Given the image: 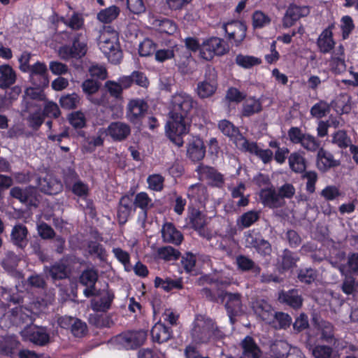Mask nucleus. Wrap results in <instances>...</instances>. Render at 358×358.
I'll list each match as a JSON object with an SVG mask.
<instances>
[{
    "label": "nucleus",
    "mask_w": 358,
    "mask_h": 358,
    "mask_svg": "<svg viewBox=\"0 0 358 358\" xmlns=\"http://www.w3.org/2000/svg\"><path fill=\"white\" fill-rule=\"evenodd\" d=\"M306 347L314 358H331L333 354L332 348L327 345H317L313 347L310 344H308Z\"/></svg>",
    "instance_id": "nucleus-41"
},
{
    "label": "nucleus",
    "mask_w": 358,
    "mask_h": 358,
    "mask_svg": "<svg viewBox=\"0 0 358 358\" xmlns=\"http://www.w3.org/2000/svg\"><path fill=\"white\" fill-rule=\"evenodd\" d=\"M83 91L87 95L88 99L96 105H99L101 101L98 99L92 98V95L96 93L99 87L100 83L93 79H87L82 83Z\"/></svg>",
    "instance_id": "nucleus-37"
},
{
    "label": "nucleus",
    "mask_w": 358,
    "mask_h": 358,
    "mask_svg": "<svg viewBox=\"0 0 358 358\" xmlns=\"http://www.w3.org/2000/svg\"><path fill=\"white\" fill-rule=\"evenodd\" d=\"M260 213L256 210H250L243 213L238 220L237 224L242 228H248L259 219Z\"/></svg>",
    "instance_id": "nucleus-42"
},
{
    "label": "nucleus",
    "mask_w": 358,
    "mask_h": 358,
    "mask_svg": "<svg viewBox=\"0 0 358 358\" xmlns=\"http://www.w3.org/2000/svg\"><path fill=\"white\" fill-rule=\"evenodd\" d=\"M317 278L316 271L312 268H306L300 270L298 278L302 282H305L306 284H310Z\"/></svg>",
    "instance_id": "nucleus-60"
},
{
    "label": "nucleus",
    "mask_w": 358,
    "mask_h": 358,
    "mask_svg": "<svg viewBox=\"0 0 358 358\" xmlns=\"http://www.w3.org/2000/svg\"><path fill=\"white\" fill-rule=\"evenodd\" d=\"M180 255V252L171 246L159 248L157 250L156 257L166 262L176 260Z\"/></svg>",
    "instance_id": "nucleus-38"
},
{
    "label": "nucleus",
    "mask_w": 358,
    "mask_h": 358,
    "mask_svg": "<svg viewBox=\"0 0 358 358\" xmlns=\"http://www.w3.org/2000/svg\"><path fill=\"white\" fill-rule=\"evenodd\" d=\"M192 227L196 230L199 234L209 240L211 238L210 231L206 228V217L199 210L193 208L189 216Z\"/></svg>",
    "instance_id": "nucleus-12"
},
{
    "label": "nucleus",
    "mask_w": 358,
    "mask_h": 358,
    "mask_svg": "<svg viewBox=\"0 0 358 358\" xmlns=\"http://www.w3.org/2000/svg\"><path fill=\"white\" fill-rule=\"evenodd\" d=\"M155 287H161L163 289L167 292L174 288H182V281L180 279L172 280L171 278H166V280H163L159 277H156L155 280Z\"/></svg>",
    "instance_id": "nucleus-45"
},
{
    "label": "nucleus",
    "mask_w": 358,
    "mask_h": 358,
    "mask_svg": "<svg viewBox=\"0 0 358 358\" xmlns=\"http://www.w3.org/2000/svg\"><path fill=\"white\" fill-rule=\"evenodd\" d=\"M67 36L72 44L71 45H66L59 48L58 54L60 58L69 60L71 59H79L84 57L87 50L86 31H80L78 33H69Z\"/></svg>",
    "instance_id": "nucleus-3"
},
{
    "label": "nucleus",
    "mask_w": 358,
    "mask_h": 358,
    "mask_svg": "<svg viewBox=\"0 0 358 358\" xmlns=\"http://www.w3.org/2000/svg\"><path fill=\"white\" fill-rule=\"evenodd\" d=\"M262 110V104L257 99L250 98L247 99L243 108V115L251 116L255 113H257Z\"/></svg>",
    "instance_id": "nucleus-46"
},
{
    "label": "nucleus",
    "mask_w": 358,
    "mask_h": 358,
    "mask_svg": "<svg viewBox=\"0 0 358 358\" xmlns=\"http://www.w3.org/2000/svg\"><path fill=\"white\" fill-rule=\"evenodd\" d=\"M317 329L322 340L329 342L334 338V328L330 322L322 320L317 323Z\"/></svg>",
    "instance_id": "nucleus-51"
},
{
    "label": "nucleus",
    "mask_w": 358,
    "mask_h": 358,
    "mask_svg": "<svg viewBox=\"0 0 358 358\" xmlns=\"http://www.w3.org/2000/svg\"><path fill=\"white\" fill-rule=\"evenodd\" d=\"M332 142L341 148H345L350 145L351 140L344 131L340 130L334 134Z\"/></svg>",
    "instance_id": "nucleus-55"
},
{
    "label": "nucleus",
    "mask_w": 358,
    "mask_h": 358,
    "mask_svg": "<svg viewBox=\"0 0 358 358\" xmlns=\"http://www.w3.org/2000/svg\"><path fill=\"white\" fill-rule=\"evenodd\" d=\"M227 51L223 40L217 37H212L203 42L200 53L206 60H210L215 55H222Z\"/></svg>",
    "instance_id": "nucleus-8"
},
{
    "label": "nucleus",
    "mask_w": 358,
    "mask_h": 358,
    "mask_svg": "<svg viewBox=\"0 0 358 358\" xmlns=\"http://www.w3.org/2000/svg\"><path fill=\"white\" fill-rule=\"evenodd\" d=\"M119 13V8L115 6H112L101 10L97 15V18L101 22L110 23L117 18Z\"/></svg>",
    "instance_id": "nucleus-44"
},
{
    "label": "nucleus",
    "mask_w": 358,
    "mask_h": 358,
    "mask_svg": "<svg viewBox=\"0 0 358 358\" xmlns=\"http://www.w3.org/2000/svg\"><path fill=\"white\" fill-rule=\"evenodd\" d=\"M252 308L255 314L266 323L274 321V311L266 301L264 300L257 301L253 303Z\"/></svg>",
    "instance_id": "nucleus-23"
},
{
    "label": "nucleus",
    "mask_w": 358,
    "mask_h": 358,
    "mask_svg": "<svg viewBox=\"0 0 358 358\" xmlns=\"http://www.w3.org/2000/svg\"><path fill=\"white\" fill-rule=\"evenodd\" d=\"M336 106L342 113H348L351 110L350 97L347 95L340 96L336 100Z\"/></svg>",
    "instance_id": "nucleus-62"
},
{
    "label": "nucleus",
    "mask_w": 358,
    "mask_h": 358,
    "mask_svg": "<svg viewBox=\"0 0 358 358\" xmlns=\"http://www.w3.org/2000/svg\"><path fill=\"white\" fill-rule=\"evenodd\" d=\"M191 338L195 343H207L211 339H220L224 336L216 322L209 317L198 315L190 331Z\"/></svg>",
    "instance_id": "nucleus-2"
},
{
    "label": "nucleus",
    "mask_w": 358,
    "mask_h": 358,
    "mask_svg": "<svg viewBox=\"0 0 358 358\" xmlns=\"http://www.w3.org/2000/svg\"><path fill=\"white\" fill-rule=\"evenodd\" d=\"M196 105V101L186 92H177L171 97L169 113L170 120L166 124V132L169 139L178 147L184 143L182 136L189 132V115Z\"/></svg>",
    "instance_id": "nucleus-1"
},
{
    "label": "nucleus",
    "mask_w": 358,
    "mask_h": 358,
    "mask_svg": "<svg viewBox=\"0 0 358 358\" xmlns=\"http://www.w3.org/2000/svg\"><path fill=\"white\" fill-rule=\"evenodd\" d=\"M27 339L38 345H44L49 341V335L44 328L34 327L24 332Z\"/></svg>",
    "instance_id": "nucleus-31"
},
{
    "label": "nucleus",
    "mask_w": 358,
    "mask_h": 358,
    "mask_svg": "<svg viewBox=\"0 0 358 358\" xmlns=\"http://www.w3.org/2000/svg\"><path fill=\"white\" fill-rule=\"evenodd\" d=\"M136 207L141 208L143 212L144 217H146L147 210L152 206V200L145 192H140L136 194L135 200L133 202Z\"/></svg>",
    "instance_id": "nucleus-48"
},
{
    "label": "nucleus",
    "mask_w": 358,
    "mask_h": 358,
    "mask_svg": "<svg viewBox=\"0 0 358 358\" xmlns=\"http://www.w3.org/2000/svg\"><path fill=\"white\" fill-rule=\"evenodd\" d=\"M10 194L27 205L35 206L37 201V190L31 186L24 189L19 187H13L10 191Z\"/></svg>",
    "instance_id": "nucleus-14"
},
{
    "label": "nucleus",
    "mask_w": 358,
    "mask_h": 358,
    "mask_svg": "<svg viewBox=\"0 0 358 358\" xmlns=\"http://www.w3.org/2000/svg\"><path fill=\"white\" fill-rule=\"evenodd\" d=\"M217 87V73L215 69L208 66L206 69L204 80L197 84L196 93L201 99H206L213 96Z\"/></svg>",
    "instance_id": "nucleus-5"
},
{
    "label": "nucleus",
    "mask_w": 358,
    "mask_h": 358,
    "mask_svg": "<svg viewBox=\"0 0 358 358\" xmlns=\"http://www.w3.org/2000/svg\"><path fill=\"white\" fill-rule=\"evenodd\" d=\"M43 271L47 276H50L53 280H63L69 277L70 270L66 264L59 261L53 264L44 267Z\"/></svg>",
    "instance_id": "nucleus-18"
},
{
    "label": "nucleus",
    "mask_w": 358,
    "mask_h": 358,
    "mask_svg": "<svg viewBox=\"0 0 358 358\" xmlns=\"http://www.w3.org/2000/svg\"><path fill=\"white\" fill-rule=\"evenodd\" d=\"M159 30L167 34H173L177 30L176 24L171 20L164 19L159 21Z\"/></svg>",
    "instance_id": "nucleus-61"
},
{
    "label": "nucleus",
    "mask_w": 358,
    "mask_h": 358,
    "mask_svg": "<svg viewBox=\"0 0 358 358\" xmlns=\"http://www.w3.org/2000/svg\"><path fill=\"white\" fill-rule=\"evenodd\" d=\"M99 45L100 50L110 62L117 64L120 62L122 53L115 31L110 34L106 32L101 33L99 38Z\"/></svg>",
    "instance_id": "nucleus-4"
},
{
    "label": "nucleus",
    "mask_w": 358,
    "mask_h": 358,
    "mask_svg": "<svg viewBox=\"0 0 358 358\" xmlns=\"http://www.w3.org/2000/svg\"><path fill=\"white\" fill-rule=\"evenodd\" d=\"M147 334L144 331H128L117 336L118 342L127 349L138 347L145 342Z\"/></svg>",
    "instance_id": "nucleus-11"
},
{
    "label": "nucleus",
    "mask_w": 358,
    "mask_h": 358,
    "mask_svg": "<svg viewBox=\"0 0 358 358\" xmlns=\"http://www.w3.org/2000/svg\"><path fill=\"white\" fill-rule=\"evenodd\" d=\"M98 279V273L94 269H87L84 271L80 277V282L87 287L84 289L83 293L86 297L92 296L95 294V283Z\"/></svg>",
    "instance_id": "nucleus-19"
},
{
    "label": "nucleus",
    "mask_w": 358,
    "mask_h": 358,
    "mask_svg": "<svg viewBox=\"0 0 358 358\" xmlns=\"http://www.w3.org/2000/svg\"><path fill=\"white\" fill-rule=\"evenodd\" d=\"M262 203L269 208H279L283 207L286 202L280 196L278 189L273 187L264 188L259 192Z\"/></svg>",
    "instance_id": "nucleus-10"
},
{
    "label": "nucleus",
    "mask_w": 358,
    "mask_h": 358,
    "mask_svg": "<svg viewBox=\"0 0 358 358\" xmlns=\"http://www.w3.org/2000/svg\"><path fill=\"white\" fill-rule=\"evenodd\" d=\"M10 319L16 325H29L32 323L31 311L22 306H15L10 310Z\"/></svg>",
    "instance_id": "nucleus-24"
},
{
    "label": "nucleus",
    "mask_w": 358,
    "mask_h": 358,
    "mask_svg": "<svg viewBox=\"0 0 358 358\" xmlns=\"http://www.w3.org/2000/svg\"><path fill=\"white\" fill-rule=\"evenodd\" d=\"M340 165V161L335 159L333 155L323 148H320L317 155V166L319 170L325 172L331 168Z\"/></svg>",
    "instance_id": "nucleus-20"
},
{
    "label": "nucleus",
    "mask_w": 358,
    "mask_h": 358,
    "mask_svg": "<svg viewBox=\"0 0 358 358\" xmlns=\"http://www.w3.org/2000/svg\"><path fill=\"white\" fill-rule=\"evenodd\" d=\"M236 62L238 65L244 68H250L253 66L259 64L261 60L259 58L252 56L238 55L236 58Z\"/></svg>",
    "instance_id": "nucleus-54"
},
{
    "label": "nucleus",
    "mask_w": 358,
    "mask_h": 358,
    "mask_svg": "<svg viewBox=\"0 0 358 358\" xmlns=\"http://www.w3.org/2000/svg\"><path fill=\"white\" fill-rule=\"evenodd\" d=\"M162 235L164 242L177 245H180L183 240L182 234L170 222L163 225Z\"/></svg>",
    "instance_id": "nucleus-26"
},
{
    "label": "nucleus",
    "mask_w": 358,
    "mask_h": 358,
    "mask_svg": "<svg viewBox=\"0 0 358 358\" xmlns=\"http://www.w3.org/2000/svg\"><path fill=\"white\" fill-rule=\"evenodd\" d=\"M302 178L306 180V190L310 194L315 191V183L317 180V174L315 171H304L301 176Z\"/></svg>",
    "instance_id": "nucleus-52"
},
{
    "label": "nucleus",
    "mask_w": 358,
    "mask_h": 358,
    "mask_svg": "<svg viewBox=\"0 0 358 358\" xmlns=\"http://www.w3.org/2000/svg\"><path fill=\"white\" fill-rule=\"evenodd\" d=\"M274 320L278 322V327L280 329H287L292 323V317L282 312L275 313Z\"/></svg>",
    "instance_id": "nucleus-63"
},
{
    "label": "nucleus",
    "mask_w": 358,
    "mask_h": 358,
    "mask_svg": "<svg viewBox=\"0 0 358 358\" xmlns=\"http://www.w3.org/2000/svg\"><path fill=\"white\" fill-rule=\"evenodd\" d=\"M331 71L337 74L343 73L346 70V64L343 57L333 56L330 60Z\"/></svg>",
    "instance_id": "nucleus-58"
},
{
    "label": "nucleus",
    "mask_w": 358,
    "mask_h": 358,
    "mask_svg": "<svg viewBox=\"0 0 358 358\" xmlns=\"http://www.w3.org/2000/svg\"><path fill=\"white\" fill-rule=\"evenodd\" d=\"M280 303H285L293 308H299L301 306L303 299L298 290L292 289L287 292H281L278 295Z\"/></svg>",
    "instance_id": "nucleus-29"
},
{
    "label": "nucleus",
    "mask_w": 358,
    "mask_h": 358,
    "mask_svg": "<svg viewBox=\"0 0 358 358\" xmlns=\"http://www.w3.org/2000/svg\"><path fill=\"white\" fill-rule=\"evenodd\" d=\"M220 303H225V308L229 313L231 323L234 322V317L242 312L241 295L239 293L220 292Z\"/></svg>",
    "instance_id": "nucleus-6"
},
{
    "label": "nucleus",
    "mask_w": 358,
    "mask_h": 358,
    "mask_svg": "<svg viewBox=\"0 0 358 358\" xmlns=\"http://www.w3.org/2000/svg\"><path fill=\"white\" fill-rule=\"evenodd\" d=\"M329 111V105L324 101H320L315 104L310 109L311 115L317 118H321Z\"/></svg>",
    "instance_id": "nucleus-56"
},
{
    "label": "nucleus",
    "mask_w": 358,
    "mask_h": 358,
    "mask_svg": "<svg viewBox=\"0 0 358 358\" xmlns=\"http://www.w3.org/2000/svg\"><path fill=\"white\" fill-rule=\"evenodd\" d=\"M235 144L238 148L254 155H256L259 148L256 143L248 141L242 135L238 136V138L235 140Z\"/></svg>",
    "instance_id": "nucleus-47"
},
{
    "label": "nucleus",
    "mask_w": 358,
    "mask_h": 358,
    "mask_svg": "<svg viewBox=\"0 0 358 358\" xmlns=\"http://www.w3.org/2000/svg\"><path fill=\"white\" fill-rule=\"evenodd\" d=\"M42 87H29L25 91V96L32 100L45 101V95L41 90Z\"/></svg>",
    "instance_id": "nucleus-59"
},
{
    "label": "nucleus",
    "mask_w": 358,
    "mask_h": 358,
    "mask_svg": "<svg viewBox=\"0 0 358 358\" xmlns=\"http://www.w3.org/2000/svg\"><path fill=\"white\" fill-rule=\"evenodd\" d=\"M31 83L36 87H46L49 80L47 75V67L44 63L36 62L31 66L28 71Z\"/></svg>",
    "instance_id": "nucleus-13"
},
{
    "label": "nucleus",
    "mask_w": 358,
    "mask_h": 358,
    "mask_svg": "<svg viewBox=\"0 0 358 358\" xmlns=\"http://www.w3.org/2000/svg\"><path fill=\"white\" fill-rule=\"evenodd\" d=\"M38 185L42 192L48 194H56L62 187L61 184L52 178L50 176L39 178L38 180Z\"/></svg>",
    "instance_id": "nucleus-34"
},
{
    "label": "nucleus",
    "mask_w": 358,
    "mask_h": 358,
    "mask_svg": "<svg viewBox=\"0 0 358 358\" xmlns=\"http://www.w3.org/2000/svg\"><path fill=\"white\" fill-rule=\"evenodd\" d=\"M28 229L22 224L15 225L10 233L12 243L16 246L24 248L28 243Z\"/></svg>",
    "instance_id": "nucleus-25"
},
{
    "label": "nucleus",
    "mask_w": 358,
    "mask_h": 358,
    "mask_svg": "<svg viewBox=\"0 0 358 358\" xmlns=\"http://www.w3.org/2000/svg\"><path fill=\"white\" fill-rule=\"evenodd\" d=\"M80 100V96L77 94L72 93L61 96L59 103L63 108L70 110L76 108Z\"/></svg>",
    "instance_id": "nucleus-49"
},
{
    "label": "nucleus",
    "mask_w": 358,
    "mask_h": 358,
    "mask_svg": "<svg viewBox=\"0 0 358 358\" xmlns=\"http://www.w3.org/2000/svg\"><path fill=\"white\" fill-rule=\"evenodd\" d=\"M270 18L262 11H255L252 15L254 28H262L270 23Z\"/></svg>",
    "instance_id": "nucleus-57"
},
{
    "label": "nucleus",
    "mask_w": 358,
    "mask_h": 358,
    "mask_svg": "<svg viewBox=\"0 0 358 358\" xmlns=\"http://www.w3.org/2000/svg\"><path fill=\"white\" fill-rule=\"evenodd\" d=\"M308 14V7L292 5L287 8L283 17V26L285 27H290L299 19L302 17H305Z\"/></svg>",
    "instance_id": "nucleus-17"
},
{
    "label": "nucleus",
    "mask_w": 358,
    "mask_h": 358,
    "mask_svg": "<svg viewBox=\"0 0 358 358\" xmlns=\"http://www.w3.org/2000/svg\"><path fill=\"white\" fill-rule=\"evenodd\" d=\"M133 204L132 195H125L121 198L117 210V217L120 224H124L127 222Z\"/></svg>",
    "instance_id": "nucleus-32"
},
{
    "label": "nucleus",
    "mask_w": 358,
    "mask_h": 358,
    "mask_svg": "<svg viewBox=\"0 0 358 358\" xmlns=\"http://www.w3.org/2000/svg\"><path fill=\"white\" fill-rule=\"evenodd\" d=\"M242 355L239 358H259L262 352L250 336H246L241 342Z\"/></svg>",
    "instance_id": "nucleus-27"
},
{
    "label": "nucleus",
    "mask_w": 358,
    "mask_h": 358,
    "mask_svg": "<svg viewBox=\"0 0 358 358\" xmlns=\"http://www.w3.org/2000/svg\"><path fill=\"white\" fill-rule=\"evenodd\" d=\"M206 155V148L203 141L199 138H194L187 148V156L192 162L201 161Z\"/></svg>",
    "instance_id": "nucleus-21"
},
{
    "label": "nucleus",
    "mask_w": 358,
    "mask_h": 358,
    "mask_svg": "<svg viewBox=\"0 0 358 358\" xmlns=\"http://www.w3.org/2000/svg\"><path fill=\"white\" fill-rule=\"evenodd\" d=\"M333 25L329 26L319 36L317 44L320 51L322 53L329 52L334 47L335 42L332 38L331 27Z\"/></svg>",
    "instance_id": "nucleus-28"
},
{
    "label": "nucleus",
    "mask_w": 358,
    "mask_h": 358,
    "mask_svg": "<svg viewBox=\"0 0 358 358\" xmlns=\"http://www.w3.org/2000/svg\"><path fill=\"white\" fill-rule=\"evenodd\" d=\"M108 135L115 141H123L131 134L129 125L122 122H112L108 127Z\"/></svg>",
    "instance_id": "nucleus-22"
},
{
    "label": "nucleus",
    "mask_w": 358,
    "mask_h": 358,
    "mask_svg": "<svg viewBox=\"0 0 358 358\" xmlns=\"http://www.w3.org/2000/svg\"><path fill=\"white\" fill-rule=\"evenodd\" d=\"M17 79L15 71L8 64L0 66V88L6 89L13 85Z\"/></svg>",
    "instance_id": "nucleus-30"
},
{
    "label": "nucleus",
    "mask_w": 358,
    "mask_h": 358,
    "mask_svg": "<svg viewBox=\"0 0 358 358\" xmlns=\"http://www.w3.org/2000/svg\"><path fill=\"white\" fill-rule=\"evenodd\" d=\"M138 51L141 56H150L155 52L156 45L152 40L145 38L140 43Z\"/></svg>",
    "instance_id": "nucleus-53"
},
{
    "label": "nucleus",
    "mask_w": 358,
    "mask_h": 358,
    "mask_svg": "<svg viewBox=\"0 0 358 358\" xmlns=\"http://www.w3.org/2000/svg\"><path fill=\"white\" fill-rule=\"evenodd\" d=\"M223 28L229 39H233L236 45L240 44L245 37L246 26L241 22L233 21L224 24Z\"/></svg>",
    "instance_id": "nucleus-15"
},
{
    "label": "nucleus",
    "mask_w": 358,
    "mask_h": 358,
    "mask_svg": "<svg viewBox=\"0 0 358 358\" xmlns=\"http://www.w3.org/2000/svg\"><path fill=\"white\" fill-rule=\"evenodd\" d=\"M94 296L91 300V308L96 312H106L110 309L114 299V294L108 289H95Z\"/></svg>",
    "instance_id": "nucleus-9"
},
{
    "label": "nucleus",
    "mask_w": 358,
    "mask_h": 358,
    "mask_svg": "<svg viewBox=\"0 0 358 358\" xmlns=\"http://www.w3.org/2000/svg\"><path fill=\"white\" fill-rule=\"evenodd\" d=\"M287 345L283 342L275 344L272 349L274 355H271L270 358H286L287 355Z\"/></svg>",
    "instance_id": "nucleus-64"
},
{
    "label": "nucleus",
    "mask_w": 358,
    "mask_h": 358,
    "mask_svg": "<svg viewBox=\"0 0 358 358\" xmlns=\"http://www.w3.org/2000/svg\"><path fill=\"white\" fill-rule=\"evenodd\" d=\"M197 171L200 177L203 180H208L211 185L221 187L224 185V180L222 174L214 168L200 165L198 166Z\"/></svg>",
    "instance_id": "nucleus-16"
},
{
    "label": "nucleus",
    "mask_w": 358,
    "mask_h": 358,
    "mask_svg": "<svg viewBox=\"0 0 358 358\" xmlns=\"http://www.w3.org/2000/svg\"><path fill=\"white\" fill-rule=\"evenodd\" d=\"M236 262L238 269L242 271H251L255 275H259L261 268L248 257L245 255H238L236 257Z\"/></svg>",
    "instance_id": "nucleus-36"
},
{
    "label": "nucleus",
    "mask_w": 358,
    "mask_h": 358,
    "mask_svg": "<svg viewBox=\"0 0 358 358\" xmlns=\"http://www.w3.org/2000/svg\"><path fill=\"white\" fill-rule=\"evenodd\" d=\"M148 110V105L143 99H131L127 105L126 117L130 122L138 124L144 117Z\"/></svg>",
    "instance_id": "nucleus-7"
},
{
    "label": "nucleus",
    "mask_w": 358,
    "mask_h": 358,
    "mask_svg": "<svg viewBox=\"0 0 358 358\" xmlns=\"http://www.w3.org/2000/svg\"><path fill=\"white\" fill-rule=\"evenodd\" d=\"M171 331L162 322L156 323L151 329L152 340L159 343L169 341L171 337Z\"/></svg>",
    "instance_id": "nucleus-33"
},
{
    "label": "nucleus",
    "mask_w": 358,
    "mask_h": 358,
    "mask_svg": "<svg viewBox=\"0 0 358 358\" xmlns=\"http://www.w3.org/2000/svg\"><path fill=\"white\" fill-rule=\"evenodd\" d=\"M62 22L71 29L70 31L66 32V35L69 33H78L80 31H85L83 28V18L78 13H74L69 20L63 19Z\"/></svg>",
    "instance_id": "nucleus-39"
},
{
    "label": "nucleus",
    "mask_w": 358,
    "mask_h": 358,
    "mask_svg": "<svg viewBox=\"0 0 358 358\" xmlns=\"http://www.w3.org/2000/svg\"><path fill=\"white\" fill-rule=\"evenodd\" d=\"M220 130L226 136H229L235 143L238 136H241L238 128L227 120H221L218 124Z\"/></svg>",
    "instance_id": "nucleus-40"
},
{
    "label": "nucleus",
    "mask_w": 358,
    "mask_h": 358,
    "mask_svg": "<svg viewBox=\"0 0 358 358\" xmlns=\"http://www.w3.org/2000/svg\"><path fill=\"white\" fill-rule=\"evenodd\" d=\"M289 164L291 169L296 173H303L306 170L305 159L299 153H292L289 157Z\"/></svg>",
    "instance_id": "nucleus-43"
},
{
    "label": "nucleus",
    "mask_w": 358,
    "mask_h": 358,
    "mask_svg": "<svg viewBox=\"0 0 358 358\" xmlns=\"http://www.w3.org/2000/svg\"><path fill=\"white\" fill-rule=\"evenodd\" d=\"M299 257L294 252L285 249L283 250L280 259L278 261V266L280 270L286 271L295 267Z\"/></svg>",
    "instance_id": "nucleus-35"
},
{
    "label": "nucleus",
    "mask_w": 358,
    "mask_h": 358,
    "mask_svg": "<svg viewBox=\"0 0 358 358\" xmlns=\"http://www.w3.org/2000/svg\"><path fill=\"white\" fill-rule=\"evenodd\" d=\"M300 144L304 149L309 152H316L320 149V141L313 136L306 134Z\"/></svg>",
    "instance_id": "nucleus-50"
}]
</instances>
